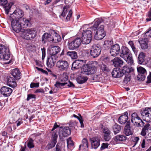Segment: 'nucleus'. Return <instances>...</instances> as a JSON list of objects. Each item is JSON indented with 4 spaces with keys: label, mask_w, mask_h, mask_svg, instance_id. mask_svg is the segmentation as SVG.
Segmentation results:
<instances>
[{
    "label": "nucleus",
    "mask_w": 151,
    "mask_h": 151,
    "mask_svg": "<svg viewBox=\"0 0 151 151\" xmlns=\"http://www.w3.org/2000/svg\"><path fill=\"white\" fill-rule=\"evenodd\" d=\"M103 22L102 19L98 18L95 19L94 21V24L90 28H88L87 29L83 30L84 28L87 25H86L82 27L81 29H83V32L82 33V43L83 44H88L91 42L92 40L91 31L90 29L95 30L96 29L99 25Z\"/></svg>",
    "instance_id": "f257e3e1"
},
{
    "label": "nucleus",
    "mask_w": 151,
    "mask_h": 151,
    "mask_svg": "<svg viewBox=\"0 0 151 151\" xmlns=\"http://www.w3.org/2000/svg\"><path fill=\"white\" fill-rule=\"evenodd\" d=\"M83 67L81 73L82 74L90 75L94 74L97 71V68L93 65H85V62L81 60H77L74 62L72 65L71 69L73 70L78 69Z\"/></svg>",
    "instance_id": "f03ea898"
},
{
    "label": "nucleus",
    "mask_w": 151,
    "mask_h": 151,
    "mask_svg": "<svg viewBox=\"0 0 151 151\" xmlns=\"http://www.w3.org/2000/svg\"><path fill=\"white\" fill-rule=\"evenodd\" d=\"M121 50L120 56L123 58L128 64L130 65H133L134 61L132 54L130 50L125 47H123Z\"/></svg>",
    "instance_id": "7ed1b4c3"
},
{
    "label": "nucleus",
    "mask_w": 151,
    "mask_h": 151,
    "mask_svg": "<svg viewBox=\"0 0 151 151\" xmlns=\"http://www.w3.org/2000/svg\"><path fill=\"white\" fill-rule=\"evenodd\" d=\"M11 25L12 29L17 33L20 32H23L24 29L22 28L21 23L20 20L18 19H15L13 18H11Z\"/></svg>",
    "instance_id": "20e7f679"
},
{
    "label": "nucleus",
    "mask_w": 151,
    "mask_h": 151,
    "mask_svg": "<svg viewBox=\"0 0 151 151\" xmlns=\"http://www.w3.org/2000/svg\"><path fill=\"white\" fill-rule=\"evenodd\" d=\"M0 58L4 60H7L10 58L9 48L6 46L0 45Z\"/></svg>",
    "instance_id": "39448f33"
},
{
    "label": "nucleus",
    "mask_w": 151,
    "mask_h": 151,
    "mask_svg": "<svg viewBox=\"0 0 151 151\" xmlns=\"http://www.w3.org/2000/svg\"><path fill=\"white\" fill-rule=\"evenodd\" d=\"M25 33L24 38L26 40H29L34 38L36 35V31L34 29H27L23 30Z\"/></svg>",
    "instance_id": "423d86ee"
},
{
    "label": "nucleus",
    "mask_w": 151,
    "mask_h": 151,
    "mask_svg": "<svg viewBox=\"0 0 151 151\" xmlns=\"http://www.w3.org/2000/svg\"><path fill=\"white\" fill-rule=\"evenodd\" d=\"M106 35V33L104 30V26L101 25L98 28L94 35V38L96 40L102 39Z\"/></svg>",
    "instance_id": "0eeeda50"
},
{
    "label": "nucleus",
    "mask_w": 151,
    "mask_h": 151,
    "mask_svg": "<svg viewBox=\"0 0 151 151\" xmlns=\"http://www.w3.org/2000/svg\"><path fill=\"white\" fill-rule=\"evenodd\" d=\"M81 39L77 37L70 42H68V47L70 50H74L78 47L82 43Z\"/></svg>",
    "instance_id": "6e6552de"
},
{
    "label": "nucleus",
    "mask_w": 151,
    "mask_h": 151,
    "mask_svg": "<svg viewBox=\"0 0 151 151\" xmlns=\"http://www.w3.org/2000/svg\"><path fill=\"white\" fill-rule=\"evenodd\" d=\"M56 66L61 71H66L68 68L69 64L66 60H60L57 62Z\"/></svg>",
    "instance_id": "1a4fd4ad"
},
{
    "label": "nucleus",
    "mask_w": 151,
    "mask_h": 151,
    "mask_svg": "<svg viewBox=\"0 0 151 151\" xmlns=\"http://www.w3.org/2000/svg\"><path fill=\"white\" fill-rule=\"evenodd\" d=\"M138 75L137 76L138 80L139 81H144L146 77L147 74L146 70L143 68L139 66L137 67Z\"/></svg>",
    "instance_id": "9d476101"
},
{
    "label": "nucleus",
    "mask_w": 151,
    "mask_h": 151,
    "mask_svg": "<svg viewBox=\"0 0 151 151\" xmlns=\"http://www.w3.org/2000/svg\"><path fill=\"white\" fill-rule=\"evenodd\" d=\"M141 114L142 118H145L148 122L151 121V108H145Z\"/></svg>",
    "instance_id": "9b49d317"
},
{
    "label": "nucleus",
    "mask_w": 151,
    "mask_h": 151,
    "mask_svg": "<svg viewBox=\"0 0 151 151\" xmlns=\"http://www.w3.org/2000/svg\"><path fill=\"white\" fill-rule=\"evenodd\" d=\"M101 49L100 47L96 45H93L90 50V54L93 58L98 56L100 54Z\"/></svg>",
    "instance_id": "f8f14e48"
},
{
    "label": "nucleus",
    "mask_w": 151,
    "mask_h": 151,
    "mask_svg": "<svg viewBox=\"0 0 151 151\" xmlns=\"http://www.w3.org/2000/svg\"><path fill=\"white\" fill-rule=\"evenodd\" d=\"M7 0H0V5L4 6L5 13L7 14H9V9L13 4V3L12 2L8 4H7Z\"/></svg>",
    "instance_id": "ddd939ff"
},
{
    "label": "nucleus",
    "mask_w": 151,
    "mask_h": 151,
    "mask_svg": "<svg viewBox=\"0 0 151 151\" xmlns=\"http://www.w3.org/2000/svg\"><path fill=\"white\" fill-rule=\"evenodd\" d=\"M120 51V47L117 44L111 46L110 50V52L111 56L115 57L119 53Z\"/></svg>",
    "instance_id": "4468645a"
},
{
    "label": "nucleus",
    "mask_w": 151,
    "mask_h": 151,
    "mask_svg": "<svg viewBox=\"0 0 151 151\" xmlns=\"http://www.w3.org/2000/svg\"><path fill=\"white\" fill-rule=\"evenodd\" d=\"M70 129L69 127H64L63 128L62 130L59 131V136L60 138H62L63 137H68L70 134Z\"/></svg>",
    "instance_id": "2eb2a0df"
},
{
    "label": "nucleus",
    "mask_w": 151,
    "mask_h": 151,
    "mask_svg": "<svg viewBox=\"0 0 151 151\" xmlns=\"http://www.w3.org/2000/svg\"><path fill=\"white\" fill-rule=\"evenodd\" d=\"M12 92V90L11 88L6 86H3L0 89L1 94L5 97L9 96Z\"/></svg>",
    "instance_id": "dca6fc26"
},
{
    "label": "nucleus",
    "mask_w": 151,
    "mask_h": 151,
    "mask_svg": "<svg viewBox=\"0 0 151 151\" xmlns=\"http://www.w3.org/2000/svg\"><path fill=\"white\" fill-rule=\"evenodd\" d=\"M58 58L57 55H51V56L47 58V64L48 67H52L55 65L56 60Z\"/></svg>",
    "instance_id": "f3484780"
},
{
    "label": "nucleus",
    "mask_w": 151,
    "mask_h": 151,
    "mask_svg": "<svg viewBox=\"0 0 151 151\" xmlns=\"http://www.w3.org/2000/svg\"><path fill=\"white\" fill-rule=\"evenodd\" d=\"M92 147L93 148L96 149L100 145V138L95 137L90 139Z\"/></svg>",
    "instance_id": "a211bd4d"
},
{
    "label": "nucleus",
    "mask_w": 151,
    "mask_h": 151,
    "mask_svg": "<svg viewBox=\"0 0 151 151\" xmlns=\"http://www.w3.org/2000/svg\"><path fill=\"white\" fill-rule=\"evenodd\" d=\"M128 118V113L127 112L124 113L119 118L118 120L119 123L122 124H124L129 121H127Z\"/></svg>",
    "instance_id": "6ab92c4d"
},
{
    "label": "nucleus",
    "mask_w": 151,
    "mask_h": 151,
    "mask_svg": "<svg viewBox=\"0 0 151 151\" xmlns=\"http://www.w3.org/2000/svg\"><path fill=\"white\" fill-rule=\"evenodd\" d=\"M7 83L8 86L12 88H14L17 86L15 79L12 77L8 76L6 78Z\"/></svg>",
    "instance_id": "aec40b11"
},
{
    "label": "nucleus",
    "mask_w": 151,
    "mask_h": 151,
    "mask_svg": "<svg viewBox=\"0 0 151 151\" xmlns=\"http://www.w3.org/2000/svg\"><path fill=\"white\" fill-rule=\"evenodd\" d=\"M12 15L14 17L15 19H18L20 20L21 19H22V17L24 15L23 11L19 9H17L13 12Z\"/></svg>",
    "instance_id": "412c9836"
},
{
    "label": "nucleus",
    "mask_w": 151,
    "mask_h": 151,
    "mask_svg": "<svg viewBox=\"0 0 151 151\" xmlns=\"http://www.w3.org/2000/svg\"><path fill=\"white\" fill-rule=\"evenodd\" d=\"M111 73L112 76L115 78H119L123 75V73L122 72L121 70L117 68H114Z\"/></svg>",
    "instance_id": "4be33fe9"
},
{
    "label": "nucleus",
    "mask_w": 151,
    "mask_h": 151,
    "mask_svg": "<svg viewBox=\"0 0 151 151\" xmlns=\"http://www.w3.org/2000/svg\"><path fill=\"white\" fill-rule=\"evenodd\" d=\"M130 121L129 120L125 126L124 131V133L127 136L132 135L133 133L130 129Z\"/></svg>",
    "instance_id": "5701e85b"
},
{
    "label": "nucleus",
    "mask_w": 151,
    "mask_h": 151,
    "mask_svg": "<svg viewBox=\"0 0 151 151\" xmlns=\"http://www.w3.org/2000/svg\"><path fill=\"white\" fill-rule=\"evenodd\" d=\"M60 47L57 46L51 45L50 47V51L51 55H56L60 51Z\"/></svg>",
    "instance_id": "b1692460"
},
{
    "label": "nucleus",
    "mask_w": 151,
    "mask_h": 151,
    "mask_svg": "<svg viewBox=\"0 0 151 151\" xmlns=\"http://www.w3.org/2000/svg\"><path fill=\"white\" fill-rule=\"evenodd\" d=\"M111 61L113 63V65L115 67L122 65L123 63V60L118 57H115L114 59L112 60Z\"/></svg>",
    "instance_id": "393cba45"
},
{
    "label": "nucleus",
    "mask_w": 151,
    "mask_h": 151,
    "mask_svg": "<svg viewBox=\"0 0 151 151\" xmlns=\"http://www.w3.org/2000/svg\"><path fill=\"white\" fill-rule=\"evenodd\" d=\"M11 74L14 78L17 80H19L21 78L20 72L19 69L17 68L14 69L12 71Z\"/></svg>",
    "instance_id": "a878e982"
},
{
    "label": "nucleus",
    "mask_w": 151,
    "mask_h": 151,
    "mask_svg": "<svg viewBox=\"0 0 151 151\" xmlns=\"http://www.w3.org/2000/svg\"><path fill=\"white\" fill-rule=\"evenodd\" d=\"M103 133L104 134V139L106 141H109L110 139L111 132L107 128H105L103 129Z\"/></svg>",
    "instance_id": "bb28decb"
},
{
    "label": "nucleus",
    "mask_w": 151,
    "mask_h": 151,
    "mask_svg": "<svg viewBox=\"0 0 151 151\" xmlns=\"http://www.w3.org/2000/svg\"><path fill=\"white\" fill-rule=\"evenodd\" d=\"M138 41L142 49H145L147 48V40L146 38H140L139 39Z\"/></svg>",
    "instance_id": "cd10ccee"
},
{
    "label": "nucleus",
    "mask_w": 151,
    "mask_h": 151,
    "mask_svg": "<svg viewBox=\"0 0 151 151\" xmlns=\"http://www.w3.org/2000/svg\"><path fill=\"white\" fill-rule=\"evenodd\" d=\"M52 34H53V38L52 39V43H56L60 41L61 40L60 36L54 30L52 32Z\"/></svg>",
    "instance_id": "c85d7f7f"
},
{
    "label": "nucleus",
    "mask_w": 151,
    "mask_h": 151,
    "mask_svg": "<svg viewBox=\"0 0 151 151\" xmlns=\"http://www.w3.org/2000/svg\"><path fill=\"white\" fill-rule=\"evenodd\" d=\"M133 70V69L132 68L125 66L123 67L122 69L121 70V71L122 73H123L124 75V74H129V73Z\"/></svg>",
    "instance_id": "c756f323"
},
{
    "label": "nucleus",
    "mask_w": 151,
    "mask_h": 151,
    "mask_svg": "<svg viewBox=\"0 0 151 151\" xmlns=\"http://www.w3.org/2000/svg\"><path fill=\"white\" fill-rule=\"evenodd\" d=\"M145 56V54L142 52L139 53L138 58V62L139 64H142L144 62Z\"/></svg>",
    "instance_id": "7c9ffc66"
},
{
    "label": "nucleus",
    "mask_w": 151,
    "mask_h": 151,
    "mask_svg": "<svg viewBox=\"0 0 151 151\" xmlns=\"http://www.w3.org/2000/svg\"><path fill=\"white\" fill-rule=\"evenodd\" d=\"M20 22H21V24L24 26V27L29 26L30 25V21L25 18L21 19H20Z\"/></svg>",
    "instance_id": "2f4dec72"
},
{
    "label": "nucleus",
    "mask_w": 151,
    "mask_h": 151,
    "mask_svg": "<svg viewBox=\"0 0 151 151\" xmlns=\"http://www.w3.org/2000/svg\"><path fill=\"white\" fill-rule=\"evenodd\" d=\"M126 137L123 135H118L114 138V140L116 142L123 141L126 139Z\"/></svg>",
    "instance_id": "473e14b6"
},
{
    "label": "nucleus",
    "mask_w": 151,
    "mask_h": 151,
    "mask_svg": "<svg viewBox=\"0 0 151 151\" xmlns=\"http://www.w3.org/2000/svg\"><path fill=\"white\" fill-rule=\"evenodd\" d=\"M88 78L87 77L83 76H79L77 79V81L78 83L79 84L83 83L87 80Z\"/></svg>",
    "instance_id": "72a5a7b5"
},
{
    "label": "nucleus",
    "mask_w": 151,
    "mask_h": 151,
    "mask_svg": "<svg viewBox=\"0 0 151 151\" xmlns=\"http://www.w3.org/2000/svg\"><path fill=\"white\" fill-rule=\"evenodd\" d=\"M81 147L83 149H86L88 147V142L86 138H84L82 140V144L79 146V148Z\"/></svg>",
    "instance_id": "f704fd0d"
},
{
    "label": "nucleus",
    "mask_w": 151,
    "mask_h": 151,
    "mask_svg": "<svg viewBox=\"0 0 151 151\" xmlns=\"http://www.w3.org/2000/svg\"><path fill=\"white\" fill-rule=\"evenodd\" d=\"M68 77L67 73L64 72L60 75L59 80L61 82H65L68 80Z\"/></svg>",
    "instance_id": "c9c22d12"
},
{
    "label": "nucleus",
    "mask_w": 151,
    "mask_h": 151,
    "mask_svg": "<svg viewBox=\"0 0 151 151\" xmlns=\"http://www.w3.org/2000/svg\"><path fill=\"white\" fill-rule=\"evenodd\" d=\"M67 55L69 56L72 59H75L77 58V53L75 51L68 52L66 53Z\"/></svg>",
    "instance_id": "e433bc0d"
},
{
    "label": "nucleus",
    "mask_w": 151,
    "mask_h": 151,
    "mask_svg": "<svg viewBox=\"0 0 151 151\" xmlns=\"http://www.w3.org/2000/svg\"><path fill=\"white\" fill-rule=\"evenodd\" d=\"M132 123L134 125L137 127H142L144 125V123L140 118L138 119L137 120L135 121V122H133Z\"/></svg>",
    "instance_id": "4c0bfd02"
},
{
    "label": "nucleus",
    "mask_w": 151,
    "mask_h": 151,
    "mask_svg": "<svg viewBox=\"0 0 151 151\" xmlns=\"http://www.w3.org/2000/svg\"><path fill=\"white\" fill-rule=\"evenodd\" d=\"M113 129L114 134H116L120 132L121 128L119 125L115 124L113 126Z\"/></svg>",
    "instance_id": "58836bf2"
},
{
    "label": "nucleus",
    "mask_w": 151,
    "mask_h": 151,
    "mask_svg": "<svg viewBox=\"0 0 151 151\" xmlns=\"http://www.w3.org/2000/svg\"><path fill=\"white\" fill-rule=\"evenodd\" d=\"M131 116V121L132 123L135 122V121L137 120L138 119L140 118L137 114L135 112L133 113L132 114Z\"/></svg>",
    "instance_id": "ea45409f"
},
{
    "label": "nucleus",
    "mask_w": 151,
    "mask_h": 151,
    "mask_svg": "<svg viewBox=\"0 0 151 151\" xmlns=\"http://www.w3.org/2000/svg\"><path fill=\"white\" fill-rule=\"evenodd\" d=\"M34 140L31 138H29L28 140L27 145L29 148H32L34 147Z\"/></svg>",
    "instance_id": "a19ab883"
},
{
    "label": "nucleus",
    "mask_w": 151,
    "mask_h": 151,
    "mask_svg": "<svg viewBox=\"0 0 151 151\" xmlns=\"http://www.w3.org/2000/svg\"><path fill=\"white\" fill-rule=\"evenodd\" d=\"M56 142H57L55 141L52 140V142L50 143H49L46 146V149L49 150L53 148L55 146Z\"/></svg>",
    "instance_id": "79ce46f5"
},
{
    "label": "nucleus",
    "mask_w": 151,
    "mask_h": 151,
    "mask_svg": "<svg viewBox=\"0 0 151 151\" xmlns=\"http://www.w3.org/2000/svg\"><path fill=\"white\" fill-rule=\"evenodd\" d=\"M112 44V42L109 40H106L104 41L103 44L104 47H109Z\"/></svg>",
    "instance_id": "37998d69"
},
{
    "label": "nucleus",
    "mask_w": 151,
    "mask_h": 151,
    "mask_svg": "<svg viewBox=\"0 0 151 151\" xmlns=\"http://www.w3.org/2000/svg\"><path fill=\"white\" fill-rule=\"evenodd\" d=\"M67 84L68 83L67 82L60 83L58 82H57L55 86L57 88H61V87L64 86Z\"/></svg>",
    "instance_id": "c03bdc74"
},
{
    "label": "nucleus",
    "mask_w": 151,
    "mask_h": 151,
    "mask_svg": "<svg viewBox=\"0 0 151 151\" xmlns=\"http://www.w3.org/2000/svg\"><path fill=\"white\" fill-rule=\"evenodd\" d=\"M50 36V34L47 33H45L42 35V41H43L44 40L47 41L48 38Z\"/></svg>",
    "instance_id": "a18cd8bd"
},
{
    "label": "nucleus",
    "mask_w": 151,
    "mask_h": 151,
    "mask_svg": "<svg viewBox=\"0 0 151 151\" xmlns=\"http://www.w3.org/2000/svg\"><path fill=\"white\" fill-rule=\"evenodd\" d=\"M68 8V7L67 6H65L63 7V12L61 15H60V17H65L66 16L67 13Z\"/></svg>",
    "instance_id": "49530a36"
},
{
    "label": "nucleus",
    "mask_w": 151,
    "mask_h": 151,
    "mask_svg": "<svg viewBox=\"0 0 151 151\" xmlns=\"http://www.w3.org/2000/svg\"><path fill=\"white\" fill-rule=\"evenodd\" d=\"M79 116L78 118L77 119L79 120V122L81 124V127L82 128H83L84 127V124L83 123V120L82 118V117L80 114H78Z\"/></svg>",
    "instance_id": "de8ad7c7"
},
{
    "label": "nucleus",
    "mask_w": 151,
    "mask_h": 151,
    "mask_svg": "<svg viewBox=\"0 0 151 151\" xmlns=\"http://www.w3.org/2000/svg\"><path fill=\"white\" fill-rule=\"evenodd\" d=\"M57 138L58 135L57 134V132L55 131L53 132L52 134V140L55 141L57 142Z\"/></svg>",
    "instance_id": "09e8293b"
},
{
    "label": "nucleus",
    "mask_w": 151,
    "mask_h": 151,
    "mask_svg": "<svg viewBox=\"0 0 151 151\" xmlns=\"http://www.w3.org/2000/svg\"><path fill=\"white\" fill-rule=\"evenodd\" d=\"M67 141L68 146H73V141L70 137H69L67 139Z\"/></svg>",
    "instance_id": "8fccbe9b"
},
{
    "label": "nucleus",
    "mask_w": 151,
    "mask_h": 151,
    "mask_svg": "<svg viewBox=\"0 0 151 151\" xmlns=\"http://www.w3.org/2000/svg\"><path fill=\"white\" fill-rule=\"evenodd\" d=\"M144 36L145 37L144 38H146L147 40V38L151 37V29L149 30L146 32Z\"/></svg>",
    "instance_id": "3c124183"
},
{
    "label": "nucleus",
    "mask_w": 151,
    "mask_h": 151,
    "mask_svg": "<svg viewBox=\"0 0 151 151\" xmlns=\"http://www.w3.org/2000/svg\"><path fill=\"white\" fill-rule=\"evenodd\" d=\"M125 75L124 81L125 83H127L130 80V76L129 74H125Z\"/></svg>",
    "instance_id": "603ef678"
},
{
    "label": "nucleus",
    "mask_w": 151,
    "mask_h": 151,
    "mask_svg": "<svg viewBox=\"0 0 151 151\" xmlns=\"http://www.w3.org/2000/svg\"><path fill=\"white\" fill-rule=\"evenodd\" d=\"M101 68L102 71H109V69L107 66L104 64H102L101 65Z\"/></svg>",
    "instance_id": "864d4df0"
},
{
    "label": "nucleus",
    "mask_w": 151,
    "mask_h": 151,
    "mask_svg": "<svg viewBox=\"0 0 151 151\" xmlns=\"http://www.w3.org/2000/svg\"><path fill=\"white\" fill-rule=\"evenodd\" d=\"M72 11L71 10H70L69 12L68 13L66 18V20L67 21L70 20V18L71 17L72 14Z\"/></svg>",
    "instance_id": "5fc2aeb1"
},
{
    "label": "nucleus",
    "mask_w": 151,
    "mask_h": 151,
    "mask_svg": "<svg viewBox=\"0 0 151 151\" xmlns=\"http://www.w3.org/2000/svg\"><path fill=\"white\" fill-rule=\"evenodd\" d=\"M39 86V83H32L30 85V87L31 88H33L35 87H38Z\"/></svg>",
    "instance_id": "6e6d98bb"
},
{
    "label": "nucleus",
    "mask_w": 151,
    "mask_h": 151,
    "mask_svg": "<svg viewBox=\"0 0 151 151\" xmlns=\"http://www.w3.org/2000/svg\"><path fill=\"white\" fill-rule=\"evenodd\" d=\"M145 138L147 141H151V130L150 131V132H148V134L146 136Z\"/></svg>",
    "instance_id": "4d7b16f0"
},
{
    "label": "nucleus",
    "mask_w": 151,
    "mask_h": 151,
    "mask_svg": "<svg viewBox=\"0 0 151 151\" xmlns=\"http://www.w3.org/2000/svg\"><path fill=\"white\" fill-rule=\"evenodd\" d=\"M139 140V138L138 137H134L133 139V142L134 143V145L132 146L134 147L137 144Z\"/></svg>",
    "instance_id": "13d9d810"
},
{
    "label": "nucleus",
    "mask_w": 151,
    "mask_h": 151,
    "mask_svg": "<svg viewBox=\"0 0 151 151\" xmlns=\"http://www.w3.org/2000/svg\"><path fill=\"white\" fill-rule=\"evenodd\" d=\"M108 145L107 143H103L101 147V150H103L104 149L107 148L108 147Z\"/></svg>",
    "instance_id": "bf43d9fd"
},
{
    "label": "nucleus",
    "mask_w": 151,
    "mask_h": 151,
    "mask_svg": "<svg viewBox=\"0 0 151 151\" xmlns=\"http://www.w3.org/2000/svg\"><path fill=\"white\" fill-rule=\"evenodd\" d=\"M132 51L134 52L135 55H137L138 51V48H137L135 45L132 48Z\"/></svg>",
    "instance_id": "052dcab7"
},
{
    "label": "nucleus",
    "mask_w": 151,
    "mask_h": 151,
    "mask_svg": "<svg viewBox=\"0 0 151 151\" xmlns=\"http://www.w3.org/2000/svg\"><path fill=\"white\" fill-rule=\"evenodd\" d=\"M35 95H34L30 94L27 96V101H29L30 99H32L35 98Z\"/></svg>",
    "instance_id": "680f3d73"
},
{
    "label": "nucleus",
    "mask_w": 151,
    "mask_h": 151,
    "mask_svg": "<svg viewBox=\"0 0 151 151\" xmlns=\"http://www.w3.org/2000/svg\"><path fill=\"white\" fill-rule=\"evenodd\" d=\"M147 83H151V72H150V74L147 76Z\"/></svg>",
    "instance_id": "e2e57ef3"
},
{
    "label": "nucleus",
    "mask_w": 151,
    "mask_h": 151,
    "mask_svg": "<svg viewBox=\"0 0 151 151\" xmlns=\"http://www.w3.org/2000/svg\"><path fill=\"white\" fill-rule=\"evenodd\" d=\"M16 123H17V126L18 127L23 123V122L22 121V119H19L18 120L16 121Z\"/></svg>",
    "instance_id": "0e129e2a"
},
{
    "label": "nucleus",
    "mask_w": 151,
    "mask_h": 151,
    "mask_svg": "<svg viewBox=\"0 0 151 151\" xmlns=\"http://www.w3.org/2000/svg\"><path fill=\"white\" fill-rule=\"evenodd\" d=\"M147 130L144 129L143 128L142 129V131L141 133V134L143 136H145L146 134V132L147 131Z\"/></svg>",
    "instance_id": "69168bd1"
},
{
    "label": "nucleus",
    "mask_w": 151,
    "mask_h": 151,
    "mask_svg": "<svg viewBox=\"0 0 151 151\" xmlns=\"http://www.w3.org/2000/svg\"><path fill=\"white\" fill-rule=\"evenodd\" d=\"M67 86L69 87H73L74 88L75 87V85L74 84L72 83L70 81H69L68 83Z\"/></svg>",
    "instance_id": "338daca9"
},
{
    "label": "nucleus",
    "mask_w": 151,
    "mask_h": 151,
    "mask_svg": "<svg viewBox=\"0 0 151 151\" xmlns=\"http://www.w3.org/2000/svg\"><path fill=\"white\" fill-rule=\"evenodd\" d=\"M52 34L50 35V36L48 38V40L47 41L52 43V39L53 38V35H52V34Z\"/></svg>",
    "instance_id": "774afa93"
}]
</instances>
